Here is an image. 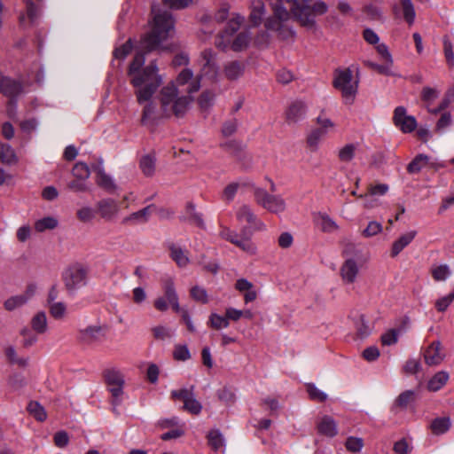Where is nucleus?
Returning <instances> with one entry per match:
<instances>
[{
	"instance_id": "obj_1",
	"label": "nucleus",
	"mask_w": 454,
	"mask_h": 454,
	"mask_svg": "<svg viewBox=\"0 0 454 454\" xmlns=\"http://www.w3.org/2000/svg\"><path fill=\"white\" fill-rule=\"evenodd\" d=\"M152 12L154 16L150 31L140 41V48L145 52H137L129 68L130 82L136 88L135 94L139 104L149 101L162 82L154 61L143 68L145 53L161 49L162 43L174 34L172 15L168 12L155 13V6H153Z\"/></svg>"
},
{
	"instance_id": "obj_2",
	"label": "nucleus",
	"mask_w": 454,
	"mask_h": 454,
	"mask_svg": "<svg viewBox=\"0 0 454 454\" xmlns=\"http://www.w3.org/2000/svg\"><path fill=\"white\" fill-rule=\"evenodd\" d=\"M271 5L273 14L265 20L264 26L283 39L294 35V31L287 24L290 18L288 8L296 20L307 27H313L315 16L322 15L328 10L327 4L323 1H317L312 7L301 5L296 0H274Z\"/></svg>"
},
{
	"instance_id": "obj_3",
	"label": "nucleus",
	"mask_w": 454,
	"mask_h": 454,
	"mask_svg": "<svg viewBox=\"0 0 454 454\" xmlns=\"http://www.w3.org/2000/svg\"><path fill=\"white\" fill-rule=\"evenodd\" d=\"M160 107L166 116L182 117L192 102L190 95L180 94L174 82L164 86L159 95Z\"/></svg>"
},
{
	"instance_id": "obj_4",
	"label": "nucleus",
	"mask_w": 454,
	"mask_h": 454,
	"mask_svg": "<svg viewBox=\"0 0 454 454\" xmlns=\"http://www.w3.org/2000/svg\"><path fill=\"white\" fill-rule=\"evenodd\" d=\"M360 255V250L353 243L345 244L342 249V256L345 257L343 263L340 268V276L346 285L356 282L359 275V265L355 259Z\"/></svg>"
},
{
	"instance_id": "obj_5",
	"label": "nucleus",
	"mask_w": 454,
	"mask_h": 454,
	"mask_svg": "<svg viewBox=\"0 0 454 454\" xmlns=\"http://www.w3.org/2000/svg\"><path fill=\"white\" fill-rule=\"evenodd\" d=\"M196 63L200 68L198 77L208 81L210 83H216L219 81V66L217 64V54L212 49H205L200 51Z\"/></svg>"
},
{
	"instance_id": "obj_6",
	"label": "nucleus",
	"mask_w": 454,
	"mask_h": 454,
	"mask_svg": "<svg viewBox=\"0 0 454 454\" xmlns=\"http://www.w3.org/2000/svg\"><path fill=\"white\" fill-rule=\"evenodd\" d=\"M247 227L242 229V235L237 231L231 230L226 226H221L219 236L226 241L233 244L247 254L253 256L257 254L258 248L253 242L250 236L246 235Z\"/></svg>"
},
{
	"instance_id": "obj_7",
	"label": "nucleus",
	"mask_w": 454,
	"mask_h": 454,
	"mask_svg": "<svg viewBox=\"0 0 454 454\" xmlns=\"http://www.w3.org/2000/svg\"><path fill=\"white\" fill-rule=\"evenodd\" d=\"M88 273V269L81 264H74L65 270L62 279L67 290L69 293H74L86 286Z\"/></svg>"
},
{
	"instance_id": "obj_8",
	"label": "nucleus",
	"mask_w": 454,
	"mask_h": 454,
	"mask_svg": "<svg viewBox=\"0 0 454 454\" xmlns=\"http://www.w3.org/2000/svg\"><path fill=\"white\" fill-rule=\"evenodd\" d=\"M255 202L272 214L283 213L286 208V203L280 195L270 194L262 188H255L254 191Z\"/></svg>"
},
{
	"instance_id": "obj_9",
	"label": "nucleus",
	"mask_w": 454,
	"mask_h": 454,
	"mask_svg": "<svg viewBox=\"0 0 454 454\" xmlns=\"http://www.w3.org/2000/svg\"><path fill=\"white\" fill-rule=\"evenodd\" d=\"M104 377L108 387L109 392L113 397V404L114 407L119 405L121 402L123 395V387L125 380L121 371L111 368L107 369L104 372ZM114 411H116V408H114Z\"/></svg>"
},
{
	"instance_id": "obj_10",
	"label": "nucleus",
	"mask_w": 454,
	"mask_h": 454,
	"mask_svg": "<svg viewBox=\"0 0 454 454\" xmlns=\"http://www.w3.org/2000/svg\"><path fill=\"white\" fill-rule=\"evenodd\" d=\"M357 81L353 79L352 72L349 69L340 70L334 78V87L340 90L346 102L350 104L357 91Z\"/></svg>"
},
{
	"instance_id": "obj_11",
	"label": "nucleus",
	"mask_w": 454,
	"mask_h": 454,
	"mask_svg": "<svg viewBox=\"0 0 454 454\" xmlns=\"http://www.w3.org/2000/svg\"><path fill=\"white\" fill-rule=\"evenodd\" d=\"M121 205L113 198H104L96 203L97 215L106 222L115 221L120 215Z\"/></svg>"
},
{
	"instance_id": "obj_12",
	"label": "nucleus",
	"mask_w": 454,
	"mask_h": 454,
	"mask_svg": "<svg viewBox=\"0 0 454 454\" xmlns=\"http://www.w3.org/2000/svg\"><path fill=\"white\" fill-rule=\"evenodd\" d=\"M239 223H246L254 231H263L266 230L265 223L254 214L253 208L247 204L239 207L235 212Z\"/></svg>"
},
{
	"instance_id": "obj_13",
	"label": "nucleus",
	"mask_w": 454,
	"mask_h": 454,
	"mask_svg": "<svg viewBox=\"0 0 454 454\" xmlns=\"http://www.w3.org/2000/svg\"><path fill=\"white\" fill-rule=\"evenodd\" d=\"M171 397L176 400L183 401L184 409L192 414L197 415L201 411L202 405L195 398L193 394V387L173 390L171 392Z\"/></svg>"
},
{
	"instance_id": "obj_14",
	"label": "nucleus",
	"mask_w": 454,
	"mask_h": 454,
	"mask_svg": "<svg viewBox=\"0 0 454 454\" xmlns=\"http://www.w3.org/2000/svg\"><path fill=\"white\" fill-rule=\"evenodd\" d=\"M105 334V327L101 325H88L78 331L77 339L83 345L93 346L100 342Z\"/></svg>"
},
{
	"instance_id": "obj_15",
	"label": "nucleus",
	"mask_w": 454,
	"mask_h": 454,
	"mask_svg": "<svg viewBox=\"0 0 454 454\" xmlns=\"http://www.w3.org/2000/svg\"><path fill=\"white\" fill-rule=\"evenodd\" d=\"M243 21L244 17L240 15L237 14L232 17L227 23L224 31L215 39V46L222 51H225L231 43L232 35L239 30Z\"/></svg>"
},
{
	"instance_id": "obj_16",
	"label": "nucleus",
	"mask_w": 454,
	"mask_h": 454,
	"mask_svg": "<svg viewBox=\"0 0 454 454\" xmlns=\"http://www.w3.org/2000/svg\"><path fill=\"white\" fill-rule=\"evenodd\" d=\"M394 124L403 133H411L417 128L415 117L408 115L403 106H397L394 111Z\"/></svg>"
},
{
	"instance_id": "obj_17",
	"label": "nucleus",
	"mask_w": 454,
	"mask_h": 454,
	"mask_svg": "<svg viewBox=\"0 0 454 454\" xmlns=\"http://www.w3.org/2000/svg\"><path fill=\"white\" fill-rule=\"evenodd\" d=\"M174 83L176 86L187 85L185 91L188 94L197 92L201 87V82L199 77L197 76L196 78H193V72L189 68H185L181 71Z\"/></svg>"
},
{
	"instance_id": "obj_18",
	"label": "nucleus",
	"mask_w": 454,
	"mask_h": 454,
	"mask_svg": "<svg viewBox=\"0 0 454 454\" xmlns=\"http://www.w3.org/2000/svg\"><path fill=\"white\" fill-rule=\"evenodd\" d=\"M445 357L439 340L433 341L424 352L425 363L429 366L440 364Z\"/></svg>"
},
{
	"instance_id": "obj_19",
	"label": "nucleus",
	"mask_w": 454,
	"mask_h": 454,
	"mask_svg": "<svg viewBox=\"0 0 454 454\" xmlns=\"http://www.w3.org/2000/svg\"><path fill=\"white\" fill-rule=\"evenodd\" d=\"M0 92L13 99L23 92V88L20 82L7 76H0Z\"/></svg>"
},
{
	"instance_id": "obj_20",
	"label": "nucleus",
	"mask_w": 454,
	"mask_h": 454,
	"mask_svg": "<svg viewBox=\"0 0 454 454\" xmlns=\"http://www.w3.org/2000/svg\"><path fill=\"white\" fill-rule=\"evenodd\" d=\"M246 70V64L239 60L228 61L223 65V72L224 77L231 82L241 78Z\"/></svg>"
},
{
	"instance_id": "obj_21",
	"label": "nucleus",
	"mask_w": 454,
	"mask_h": 454,
	"mask_svg": "<svg viewBox=\"0 0 454 454\" xmlns=\"http://www.w3.org/2000/svg\"><path fill=\"white\" fill-rule=\"evenodd\" d=\"M307 112V106L304 102L296 100L290 104L286 111V121L290 123H297L301 121Z\"/></svg>"
},
{
	"instance_id": "obj_22",
	"label": "nucleus",
	"mask_w": 454,
	"mask_h": 454,
	"mask_svg": "<svg viewBox=\"0 0 454 454\" xmlns=\"http://www.w3.org/2000/svg\"><path fill=\"white\" fill-rule=\"evenodd\" d=\"M235 289L244 294L245 303L252 302L257 298L253 283L247 278H239L235 283Z\"/></svg>"
},
{
	"instance_id": "obj_23",
	"label": "nucleus",
	"mask_w": 454,
	"mask_h": 454,
	"mask_svg": "<svg viewBox=\"0 0 454 454\" xmlns=\"http://www.w3.org/2000/svg\"><path fill=\"white\" fill-rule=\"evenodd\" d=\"M154 206L149 205L138 211L133 212L122 219L124 224L145 223L149 220Z\"/></svg>"
},
{
	"instance_id": "obj_24",
	"label": "nucleus",
	"mask_w": 454,
	"mask_h": 454,
	"mask_svg": "<svg viewBox=\"0 0 454 454\" xmlns=\"http://www.w3.org/2000/svg\"><path fill=\"white\" fill-rule=\"evenodd\" d=\"M249 20L254 26H259L266 12L265 4L261 0H253L250 4Z\"/></svg>"
},
{
	"instance_id": "obj_25",
	"label": "nucleus",
	"mask_w": 454,
	"mask_h": 454,
	"mask_svg": "<svg viewBox=\"0 0 454 454\" xmlns=\"http://www.w3.org/2000/svg\"><path fill=\"white\" fill-rule=\"evenodd\" d=\"M416 235V231H411L400 236L392 245L391 256H397L414 239Z\"/></svg>"
},
{
	"instance_id": "obj_26",
	"label": "nucleus",
	"mask_w": 454,
	"mask_h": 454,
	"mask_svg": "<svg viewBox=\"0 0 454 454\" xmlns=\"http://www.w3.org/2000/svg\"><path fill=\"white\" fill-rule=\"evenodd\" d=\"M169 251H170V257L179 267H186L189 262L190 259L188 257L187 251L184 250L181 247L171 244L169 246Z\"/></svg>"
},
{
	"instance_id": "obj_27",
	"label": "nucleus",
	"mask_w": 454,
	"mask_h": 454,
	"mask_svg": "<svg viewBox=\"0 0 454 454\" xmlns=\"http://www.w3.org/2000/svg\"><path fill=\"white\" fill-rule=\"evenodd\" d=\"M318 432L325 436L333 437L337 434V425L334 419L329 416L322 418L317 425Z\"/></svg>"
},
{
	"instance_id": "obj_28",
	"label": "nucleus",
	"mask_w": 454,
	"mask_h": 454,
	"mask_svg": "<svg viewBox=\"0 0 454 454\" xmlns=\"http://www.w3.org/2000/svg\"><path fill=\"white\" fill-rule=\"evenodd\" d=\"M416 392L413 390H406L402 392L395 400L393 404V410L397 408L406 409L409 404L415 402L416 400Z\"/></svg>"
},
{
	"instance_id": "obj_29",
	"label": "nucleus",
	"mask_w": 454,
	"mask_h": 454,
	"mask_svg": "<svg viewBox=\"0 0 454 454\" xmlns=\"http://www.w3.org/2000/svg\"><path fill=\"white\" fill-rule=\"evenodd\" d=\"M317 224L324 232L333 233L338 231L339 226L333 219L325 214H319L316 219Z\"/></svg>"
},
{
	"instance_id": "obj_30",
	"label": "nucleus",
	"mask_w": 454,
	"mask_h": 454,
	"mask_svg": "<svg viewBox=\"0 0 454 454\" xmlns=\"http://www.w3.org/2000/svg\"><path fill=\"white\" fill-rule=\"evenodd\" d=\"M448 380L449 373L447 372H438L428 381L427 388L433 392L438 391L447 383Z\"/></svg>"
},
{
	"instance_id": "obj_31",
	"label": "nucleus",
	"mask_w": 454,
	"mask_h": 454,
	"mask_svg": "<svg viewBox=\"0 0 454 454\" xmlns=\"http://www.w3.org/2000/svg\"><path fill=\"white\" fill-rule=\"evenodd\" d=\"M59 224L57 218L53 216H46L35 222L34 227L37 232H43L47 230H53Z\"/></svg>"
},
{
	"instance_id": "obj_32",
	"label": "nucleus",
	"mask_w": 454,
	"mask_h": 454,
	"mask_svg": "<svg viewBox=\"0 0 454 454\" xmlns=\"http://www.w3.org/2000/svg\"><path fill=\"white\" fill-rule=\"evenodd\" d=\"M0 159L3 163L12 165L18 161V158L13 148L8 144H3L0 146Z\"/></svg>"
},
{
	"instance_id": "obj_33",
	"label": "nucleus",
	"mask_w": 454,
	"mask_h": 454,
	"mask_svg": "<svg viewBox=\"0 0 454 454\" xmlns=\"http://www.w3.org/2000/svg\"><path fill=\"white\" fill-rule=\"evenodd\" d=\"M96 183L108 192H114L116 185L114 180L106 175L103 170H98L96 177Z\"/></svg>"
},
{
	"instance_id": "obj_34",
	"label": "nucleus",
	"mask_w": 454,
	"mask_h": 454,
	"mask_svg": "<svg viewBox=\"0 0 454 454\" xmlns=\"http://www.w3.org/2000/svg\"><path fill=\"white\" fill-rule=\"evenodd\" d=\"M155 158L153 155L146 154L140 160V168L145 176H151L155 172Z\"/></svg>"
},
{
	"instance_id": "obj_35",
	"label": "nucleus",
	"mask_w": 454,
	"mask_h": 454,
	"mask_svg": "<svg viewBox=\"0 0 454 454\" xmlns=\"http://www.w3.org/2000/svg\"><path fill=\"white\" fill-rule=\"evenodd\" d=\"M250 41V35L248 32H241L239 33L234 40H231V43L229 47H231L234 51H240L247 48Z\"/></svg>"
},
{
	"instance_id": "obj_36",
	"label": "nucleus",
	"mask_w": 454,
	"mask_h": 454,
	"mask_svg": "<svg viewBox=\"0 0 454 454\" xmlns=\"http://www.w3.org/2000/svg\"><path fill=\"white\" fill-rule=\"evenodd\" d=\"M31 325L37 333H43L47 330V317L44 312L36 313L32 320Z\"/></svg>"
},
{
	"instance_id": "obj_37",
	"label": "nucleus",
	"mask_w": 454,
	"mask_h": 454,
	"mask_svg": "<svg viewBox=\"0 0 454 454\" xmlns=\"http://www.w3.org/2000/svg\"><path fill=\"white\" fill-rule=\"evenodd\" d=\"M357 145L355 144H347L338 152V158L341 162L351 161L356 154Z\"/></svg>"
},
{
	"instance_id": "obj_38",
	"label": "nucleus",
	"mask_w": 454,
	"mask_h": 454,
	"mask_svg": "<svg viewBox=\"0 0 454 454\" xmlns=\"http://www.w3.org/2000/svg\"><path fill=\"white\" fill-rule=\"evenodd\" d=\"M429 158L425 154L417 155L411 162L409 163L407 170L410 173H418L428 163Z\"/></svg>"
},
{
	"instance_id": "obj_39",
	"label": "nucleus",
	"mask_w": 454,
	"mask_h": 454,
	"mask_svg": "<svg viewBox=\"0 0 454 454\" xmlns=\"http://www.w3.org/2000/svg\"><path fill=\"white\" fill-rule=\"evenodd\" d=\"M450 427V419L449 418H437L431 423V429L434 434L446 433Z\"/></svg>"
},
{
	"instance_id": "obj_40",
	"label": "nucleus",
	"mask_w": 454,
	"mask_h": 454,
	"mask_svg": "<svg viewBox=\"0 0 454 454\" xmlns=\"http://www.w3.org/2000/svg\"><path fill=\"white\" fill-rule=\"evenodd\" d=\"M325 135L322 130L313 129L307 137V145L310 151L316 152L319 148V144Z\"/></svg>"
},
{
	"instance_id": "obj_41",
	"label": "nucleus",
	"mask_w": 454,
	"mask_h": 454,
	"mask_svg": "<svg viewBox=\"0 0 454 454\" xmlns=\"http://www.w3.org/2000/svg\"><path fill=\"white\" fill-rule=\"evenodd\" d=\"M450 270L447 264L433 266L431 274L435 281H445L450 276Z\"/></svg>"
},
{
	"instance_id": "obj_42",
	"label": "nucleus",
	"mask_w": 454,
	"mask_h": 454,
	"mask_svg": "<svg viewBox=\"0 0 454 454\" xmlns=\"http://www.w3.org/2000/svg\"><path fill=\"white\" fill-rule=\"evenodd\" d=\"M151 331L153 338L158 340H166L173 336V331L163 325H155L151 329Z\"/></svg>"
},
{
	"instance_id": "obj_43",
	"label": "nucleus",
	"mask_w": 454,
	"mask_h": 454,
	"mask_svg": "<svg viewBox=\"0 0 454 454\" xmlns=\"http://www.w3.org/2000/svg\"><path fill=\"white\" fill-rule=\"evenodd\" d=\"M247 184H248L247 183L243 182V181H241V182H233V183L229 184L224 188V190L223 192V200H225L228 202H231L234 199L238 190L240 187L246 186Z\"/></svg>"
},
{
	"instance_id": "obj_44",
	"label": "nucleus",
	"mask_w": 454,
	"mask_h": 454,
	"mask_svg": "<svg viewBox=\"0 0 454 454\" xmlns=\"http://www.w3.org/2000/svg\"><path fill=\"white\" fill-rule=\"evenodd\" d=\"M402 12L404 20L409 25L413 24L415 20V10L411 0H400Z\"/></svg>"
},
{
	"instance_id": "obj_45",
	"label": "nucleus",
	"mask_w": 454,
	"mask_h": 454,
	"mask_svg": "<svg viewBox=\"0 0 454 454\" xmlns=\"http://www.w3.org/2000/svg\"><path fill=\"white\" fill-rule=\"evenodd\" d=\"M27 411L38 421H44L47 418L44 408L37 402H30L27 405Z\"/></svg>"
},
{
	"instance_id": "obj_46",
	"label": "nucleus",
	"mask_w": 454,
	"mask_h": 454,
	"mask_svg": "<svg viewBox=\"0 0 454 454\" xmlns=\"http://www.w3.org/2000/svg\"><path fill=\"white\" fill-rule=\"evenodd\" d=\"M72 174L76 179L85 181L90 177V171L86 163L80 161L74 166Z\"/></svg>"
},
{
	"instance_id": "obj_47",
	"label": "nucleus",
	"mask_w": 454,
	"mask_h": 454,
	"mask_svg": "<svg viewBox=\"0 0 454 454\" xmlns=\"http://www.w3.org/2000/svg\"><path fill=\"white\" fill-rule=\"evenodd\" d=\"M208 324L211 327L220 330L227 328L230 325L227 316H221L216 313H211Z\"/></svg>"
},
{
	"instance_id": "obj_48",
	"label": "nucleus",
	"mask_w": 454,
	"mask_h": 454,
	"mask_svg": "<svg viewBox=\"0 0 454 454\" xmlns=\"http://www.w3.org/2000/svg\"><path fill=\"white\" fill-rule=\"evenodd\" d=\"M26 298H23L20 294L9 297L4 302V307L7 311H13L23 305H25Z\"/></svg>"
},
{
	"instance_id": "obj_49",
	"label": "nucleus",
	"mask_w": 454,
	"mask_h": 454,
	"mask_svg": "<svg viewBox=\"0 0 454 454\" xmlns=\"http://www.w3.org/2000/svg\"><path fill=\"white\" fill-rule=\"evenodd\" d=\"M190 294L194 301L202 304H206L209 301L207 290L199 286H193L190 291Z\"/></svg>"
},
{
	"instance_id": "obj_50",
	"label": "nucleus",
	"mask_w": 454,
	"mask_h": 454,
	"mask_svg": "<svg viewBox=\"0 0 454 454\" xmlns=\"http://www.w3.org/2000/svg\"><path fill=\"white\" fill-rule=\"evenodd\" d=\"M208 443L215 450H220L224 443L223 437L218 430H212L207 434Z\"/></svg>"
},
{
	"instance_id": "obj_51",
	"label": "nucleus",
	"mask_w": 454,
	"mask_h": 454,
	"mask_svg": "<svg viewBox=\"0 0 454 454\" xmlns=\"http://www.w3.org/2000/svg\"><path fill=\"white\" fill-rule=\"evenodd\" d=\"M317 123L319 125V128L317 129L322 130L324 135H326L328 132L334 130L336 127L335 123L324 114L317 116Z\"/></svg>"
},
{
	"instance_id": "obj_52",
	"label": "nucleus",
	"mask_w": 454,
	"mask_h": 454,
	"mask_svg": "<svg viewBox=\"0 0 454 454\" xmlns=\"http://www.w3.org/2000/svg\"><path fill=\"white\" fill-rule=\"evenodd\" d=\"M383 230L382 224L377 221L369 222L366 228L362 231V235L364 238H372L379 233H380Z\"/></svg>"
},
{
	"instance_id": "obj_53",
	"label": "nucleus",
	"mask_w": 454,
	"mask_h": 454,
	"mask_svg": "<svg viewBox=\"0 0 454 454\" xmlns=\"http://www.w3.org/2000/svg\"><path fill=\"white\" fill-rule=\"evenodd\" d=\"M356 334L360 339L366 338L372 332L371 326L365 321L364 316L359 317L356 321Z\"/></svg>"
},
{
	"instance_id": "obj_54",
	"label": "nucleus",
	"mask_w": 454,
	"mask_h": 454,
	"mask_svg": "<svg viewBox=\"0 0 454 454\" xmlns=\"http://www.w3.org/2000/svg\"><path fill=\"white\" fill-rule=\"evenodd\" d=\"M392 64L393 63H390V62H386L382 65H379V64H376L372 61H365V65L372 68V70H375L377 71L378 73L381 74H386V75H392L393 73L391 71V67H392Z\"/></svg>"
},
{
	"instance_id": "obj_55",
	"label": "nucleus",
	"mask_w": 454,
	"mask_h": 454,
	"mask_svg": "<svg viewBox=\"0 0 454 454\" xmlns=\"http://www.w3.org/2000/svg\"><path fill=\"white\" fill-rule=\"evenodd\" d=\"M307 392H308L310 399H312L314 401L324 402L327 399V395L325 392L318 389L315 386V384H312V383L308 384L307 385Z\"/></svg>"
},
{
	"instance_id": "obj_56",
	"label": "nucleus",
	"mask_w": 454,
	"mask_h": 454,
	"mask_svg": "<svg viewBox=\"0 0 454 454\" xmlns=\"http://www.w3.org/2000/svg\"><path fill=\"white\" fill-rule=\"evenodd\" d=\"M187 214L189 215V220L196 224L197 226L203 228L204 222L202 218V215L196 211L195 206L192 204H189L187 207Z\"/></svg>"
},
{
	"instance_id": "obj_57",
	"label": "nucleus",
	"mask_w": 454,
	"mask_h": 454,
	"mask_svg": "<svg viewBox=\"0 0 454 454\" xmlns=\"http://www.w3.org/2000/svg\"><path fill=\"white\" fill-rule=\"evenodd\" d=\"M214 99L215 94L212 91L206 90L200 96L198 103L201 109L206 110L213 105Z\"/></svg>"
},
{
	"instance_id": "obj_58",
	"label": "nucleus",
	"mask_w": 454,
	"mask_h": 454,
	"mask_svg": "<svg viewBox=\"0 0 454 454\" xmlns=\"http://www.w3.org/2000/svg\"><path fill=\"white\" fill-rule=\"evenodd\" d=\"M345 445L348 450L356 453L362 450L364 442L362 438L350 436L347 439Z\"/></svg>"
},
{
	"instance_id": "obj_59",
	"label": "nucleus",
	"mask_w": 454,
	"mask_h": 454,
	"mask_svg": "<svg viewBox=\"0 0 454 454\" xmlns=\"http://www.w3.org/2000/svg\"><path fill=\"white\" fill-rule=\"evenodd\" d=\"M76 215L80 221L86 223L91 221L97 213L96 208L93 209L90 207H83L77 211Z\"/></svg>"
},
{
	"instance_id": "obj_60",
	"label": "nucleus",
	"mask_w": 454,
	"mask_h": 454,
	"mask_svg": "<svg viewBox=\"0 0 454 454\" xmlns=\"http://www.w3.org/2000/svg\"><path fill=\"white\" fill-rule=\"evenodd\" d=\"M454 301V290L450 293L448 295H445L440 299H438L435 302V308L438 311L443 312L447 309V308L450 305V303Z\"/></svg>"
},
{
	"instance_id": "obj_61",
	"label": "nucleus",
	"mask_w": 454,
	"mask_h": 454,
	"mask_svg": "<svg viewBox=\"0 0 454 454\" xmlns=\"http://www.w3.org/2000/svg\"><path fill=\"white\" fill-rule=\"evenodd\" d=\"M66 305L63 302H52L50 304L51 315L56 318H62L66 314Z\"/></svg>"
},
{
	"instance_id": "obj_62",
	"label": "nucleus",
	"mask_w": 454,
	"mask_h": 454,
	"mask_svg": "<svg viewBox=\"0 0 454 454\" xmlns=\"http://www.w3.org/2000/svg\"><path fill=\"white\" fill-rule=\"evenodd\" d=\"M173 356L176 360L179 361H186L191 357L190 351L185 345H176Z\"/></svg>"
},
{
	"instance_id": "obj_63",
	"label": "nucleus",
	"mask_w": 454,
	"mask_h": 454,
	"mask_svg": "<svg viewBox=\"0 0 454 454\" xmlns=\"http://www.w3.org/2000/svg\"><path fill=\"white\" fill-rule=\"evenodd\" d=\"M164 293L165 299L168 301V303L172 302V301L178 299V296L175 289L174 282L172 280H168L165 282Z\"/></svg>"
},
{
	"instance_id": "obj_64",
	"label": "nucleus",
	"mask_w": 454,
	"mask_h": 454,
	"mask_svg": "<svg viewBox=\"0 0 454 454\" xmlns=\"http://www.w3.org/2000/svg\"><path fill=\"white\" fill-rule=\"evenodd\" d=\"M131 50H132V43H131V40L129 39L121 47L116 48L114 54L116 59H123L130 53Z\"/></svg>"
}]
</instances>
